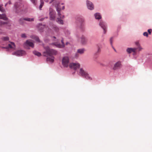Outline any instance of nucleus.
<instances>
[{"mask_svg":"<svg viewBox=\"0 0 152 152\" xmlns=\"http://www.w3.org/2000/svg\"><path fill=\"white\" fill-rule=\"evenodd\" d=\"M99 25L103 28L104 31V33L105 34L106 31V25L105 23L102 21H101L99 23Z\"/></svg>","mask_w":152,"mask_h":152,"instance_id":"nucleus-12","label":"nucleus"},{"mask_svg":"<svg viewBox=\"0 0 152 152\" xmlns=\"http://www.w3.org/2000/svg\"><path fill=\"white\" fill-rule=\"evenodd\" d=\"M43 19H44L43 18H41V19H39V20L40 21H42L43 20Z\"/></svg>","mask_w":152,"mask_h":152,"instance_id":"nucleus-38","label":"nucleus"},{"mask_svg":"<svg viewBox=\"0 0 152 152\" xmlns=\"http://www.w3.org/2000/svg\"><path fill=\"white\" fill-rule=\"evenodd\" d=\"M15 47V45L14 43L13 42H11L10 44L8 45V48H14Z\"/></svg>","mask_w":152,"mask_h":152,"instance_id":"nucleus-21","label":"nucleus"},{"mask_svg":"<svg viewBox=\"0 0 152 152\" xmlns=\"http://www.w3.org/2000/svg\"><path fill=\"white\" fill-rule=\"evenodd\" d=\"M54 38H56V37H54Z\"/></svg>","mask_w":152,"mask_h":152,"instance_id":"nucleus-46","label":"nucleus"},{"mask_svg":"<svg viewBox=\"0 0 152 152\" xmlns=\"http://www.w3.org/2000/svg\"><path fill=\"white\" fill-rule=\"evenodd\" d=\"M137 48H128L126 49L127 52L129 53H130L132 52L136 53Z\"/></svg>","mask_w":152,"mask_h":152,"instance_id":"nucleus-15","label":"nucleus"},{"mask_svg":"<svg viewBox=\"0 0 152 152\" xmlns=\"http://www.w3.org/2000/svg\"><path fill=\"white\" fill-rule=\"evenodd\" d=\"M82 21H83V22H84V20L83 19L82 20Z\"/></svg>","mask_w":152,"mask_h":152,"instance_id":"nucleus-43","label":"nucleus"},{"mask_svg":"<svg viewBox=\"0 0 152 152\" xmlns=\"http://www.w3.org/2000/svg\"><path fill=\"white\" fill-rule=\"evenodd\" d=\"M38 30L40 31H43V29L45 27V26L42 25V24L39 23L37 26Z\"/></svg>","mask_w":152,"mask_h":152,"instance_id":"nucleus-16","label":"nucleus"},{"mask_svg":"<svg viewBox=\"0 0 152 152\" xmlns=\"http://www.w3.org/2000/svg\"><path fill=\"white\" fill-rule=\"evenodd\" d=\"M81 26V28H83V26H82V25Z\"/></svg>","mask_w":152,"mask_h":152,"instance_id":"nucleus-44","label":"nucleus"},{"mask_svg":"<svg viewBox=\"0 0 152 152\" xmlns=\"http://www.w3.org/2000/svg\"><path fill=\"white\" fill-rule=\"evenodd\" d=\"M7 4V3L5 5V6H6V5Z\"/></svg>","mask_w":152,"mask_h":152,"instance_id":"nucleus-45","label":"nucleus"},{"mask_svg":"<svg viewBox=\"0 0 152 152\" xmlns=\"http://www.w3.org/2000/svg\"><path fill=\"white\" fill-rule=\"evenodd\" d=\"M84 50H85L84 49H79L77 50V52L78 53L81 54L84 53Z\"/></svg>","mask_w":152,"mask_h":152,"instance_id":"nucleus-22","label":"nucleus"},{"mask_svg":"<svg viewBox=\"0 0 152 152\" xmlns=\"http://www.w3.org/2000/svg\"><path fill=\"white\" fill-rule=\"evenodd\" d=\"M24 45L25 48L28 46H30L32 48L34 47V44L32 41L30 40H27L24 43Z\"/></svg>","mask_w":152,"mask_h":152,"instance_id":"nucleus-9","label":"nucleus"},{"mask_svg":"<svg viewBox=\"0 0 152 152\" xmlns=\"http://www.w3.org/2000/svg\"><path fill=\"white\" fill-rule=\"evenodd\" d=\"M31 38L32 39H35L36 41L38 42H40V40L39 37L35 35L32 36L31 37Z\"/></svg>","mask_w":152,"mask_h":152,"instance_id":"nucleus-20","label":"nucleus"},{"mask_svg":"<svg viewBox=\"0 0 152 152\" xmlns=\"http://www.w3.org/2000/svg\"><path fill=\"white\" fill-rule=\"evenodd\" d=\"M137 49H139V51H141L142 49V48L140 46H139L137 48H136Z\"/></svg>","mask_w":152,"mask_h":152,"instance_id":"nucleus-35","label":"nucleus"},{"mask_svg":"<svg viewBox=\"0 0 152 152\" xmlns=\"http://www.w3.org/2000/svg\"><path fill=\"white\" fill-rule=\"evenodd\" d=\"M54 0H51V1H50V2L49 3H52V2H53Z\"/></svg>","mask_w":152,"mask_h":152,"instance_id":"nucleus-39","label":"nucleus"},{"mask_svg":"<svg viewBox=\"0 0 152 152\" xmlns=\"http://www.w3.org/2000/svg\"><path fill=\"white\" fill-rule=\"evenodd\" d=\"M33 53L35 55L37 56H41V54L40 53L36 51H34Z\"/></svg>","mask_w":152,"mask_h":152,"instance_id":"nucleus-24","label":"nucleus"},{"mask_svg":"<svg viewBox=\"0 0 152 152\" xmlns=\"http://www.w3.org/2000/svg\"><path fill=\"white\" fill-rule=\"evenodd\" d=\"M95 18L96 19H100L101 18V16L100 14L98 13H96L94 14Z\"/></svg>","mask_w":152,"mask_h":152,"instance_id":"nucleus-19","label":"nucleus"},{"mask_svg":"<svg viewBox=\"0 0 152 152\" xmlns=\"http://www.w3.org/2000/svg\"><path fill=\"white\" fill-rule=\"evenodd\" d=\"M79 73L81 76L85 77L87 79L90 80L92 79L91 77L89 76L87 72L84 70L83 68H80V69Z\"/></svg>","mask_w":152,"mask_h":152,"instance_id":"nucleus-3","label":"nucleus"},{"mask_svg":"<svg viewBox=\"0 0 152 152\" xmlns=\"http://www.w3.org/2000/svg\"><path fill=\"white\" fill-rule=\"evenodd\" d=\"M56 21L59 24H63L64 23L63 20L59 18H57Z\"/></svg>","mask_w":152,"mask_h":152,"instance_id":"nucleus-23","label":"nucleus"},{"mask_svg":"<svg viewBox=\"0 0 152 152\" xmlns=\"http://www.w3.org/2000/svg\"><path fill=\"white\" fill-rule=\"evenodd\" d=\"M121 66V63L120 62H118L114 64L113 69L114 70H116L120 68Z\"/></svg>","mask_w":152,"mask_h":152,"instance_id":"nucleus-10","label":"nucleus"},{"mask_svg":"<svg viewBox=\"0 0 152 152\" xmlns=\"http://www.w3.org/2000/svg\"><path fill=\"white\" fill-rule=\"evenodd\" d=\"M31 2L35 5H36L37 3V0H30Z\"/></svg>","mask_w":152,"mask_h":152,"instance_id":"nucleus-28","label":"nucleus"},{"mask_svg":"<svg viewBox=\"0 0 152 152\" xmlns=\"http://www.w3.org/2000/svg\"><path fill=\"white\" fill-rule=\"evenodd\" d=\"M45 51L43 53L44 56H49L50 57L47 58V60L50 62L53 63L54 61V57L53 55H56L57 54V51L53 49H50L48 47L45 48Z\"/></svg>","mask_w":152,"mask_h":152,"instance_id":"nucleus-1","label":"nucleus"},{"mask_svg":"<svg viewBox=\"0 0 152 152\" xmlns=\"http://www.w3.org/2000/svg\"><path fill=\"white\" fill-rule=\"evenodd\" d=\"M64 9V6H63L62 7V9L63 10Z\"/></svg>","mask_w":152,"mask_h":152,"instance_id":"nucleus-41","label":"nucleus"},{"mask_svg":"<svg viewBox=\"0 0 152 152\" xmlns=\"http://www.w3.org/2000/svg\"><path fill=\"white\" fill-rule=\"evenodd\" d=\"M0 19H2L4 20H8V18L5 14H0Z\"/></svg>","mask_w":152,"mask_h":152,"instance_id":"nucleus-18","label":"nucleus"},{"mask_svg":"<svg viewBox=\"0 0 152 152\" xmlns=\"http://www.w3.org/2000/svg\"><path fill=\"white\" fill-rule=\"evenodd\" d=\"M110 42L111 46L113 48L114 50L115 51H116L115 49L113 48V38L112 37L110 39Z\"/></svg>","mask_w":152,"mask_h":152,"instance_id":"nucleus-27","label":"nucleus"},{"mask_svg":"<svg viewBox=\"0 0 152 152\" xmlns=\"http://www.w3.org/2000/svg\"><path fill=\"white\" fill-rule=\"evenodd\" d=\"M86 3L88 8L89 9L92 10L94 9V5L91 2L87 1Z\"/></svg>","mask_w":152,"mask_h":152,"instance_id":"nucleus-11","label":"nucleus"},{"mask_svg":"<svg viewBox=\"0 0 152 152\" xmlns=\"http://www.w3.org/2000/svg\"><path fill=\"white\" fill-rule=\"evenodd\" d=\"M53 29L56 32H58L59 30L58 28L56 26H53Z\"/></svg>","mask_w":152,"mask_h":152,"instance_id":"nucleus-30","label":"nucleus"},{"mask_svg":"<svg viewBox=\"0 0 152 152\" xmlns=\"http://www.w3.org/2000/svg\"><path fill=\"white\" fill-rule=\"evenodd\" d=\"M68 44V43H66V44L67 45Z\"/></svg>","mask_w":152,"mask_h":152,"instance_id":"nucleus-47","label":"nucleus"},{"mask_svg":"<svg viewBox=\"0 0 152 152\" xmlns=\"http://www.w3.org/2000/svg\"><path fill=\"white\" fill-rule=\"evenodd\" d=\"M44 0H40L41 4L39 6L40 10H41V8L44 5Z\"/></svg>","mask_w":152,"mask_h":152,"instance_id":"nucleus-26","label":"nucleus"},{"mask_svg":"<svg viewBox=\"0 0 152 152\" xmlns=\"http://www.w3.org/2000/svg\"><path fill=\"white\" fill-rule=\"evenodd\" d=\"M2 5H0V11L2 12H4L5 10L3 8Z\"/></svg>","mask_w":152,"mask_h":152,"instance_id":"nucleus-29","label":"nucleus"},{"mask_svg":"<svg viewBox=\"0 0 152 152\" xmlns=\"http://www.w3.org/2000/svg\"><path fill=\"white\" fill-rule=\"evenodd\" d=\"M100 51V47L98 45V52H99Z\"/></svg>","mask_w":152,"mask_h":152,"instance_id":"nucleus-37","label":"nucleus"},{"mask_svg":"<svg viewBox=\"0 0 152 152\" xmlns=\"http://www.w3.org/2000/svg\"><path fill=\"white\" fill-rule=\"evenodd\" d=\"M34 18H21L19 20V22L20 24H23L24 20L28 22H32L34 21Z\"/></svg>","mask_w":152,"mask_h":152,"instance_id":"nucleus-8","label":"nucleus"},{"mask_svg":"<svg viewBox=\"0 0 152 152\" xmlns=\"http://www.w3.org/2000/svg\"><path fill=\"white\" fill-rule=\"evenodd\" d=\"M53 4L56 8V11L58 12L59 17L61 18H64V16L62 15L61 13V9L60 8L59 3V2L58 1H56L53 2Z\"/></svg>","mask_w":152,"mask_h":152,"instance_id":"nucleus-2","label":"nucleus"},{"mask_svg":"<svg viewBox=\"0 0 152 152\" xmlns=\"http://www.w3.org/2000/svg\"><path fill=\"white\" fill-rule=\"evenodd\" d=\"M61 42L62 43L61 44L58 43H54L53 44L55 45L57 47L59 48H62L64 46V45L63 42V39H62L61 40Z\"/></svg>","mask_w":152,"mask_h":152,"instance_id":"nucleus-14","label":"nucleus"},{"mask_svg":"<svg viewBox=\"0 0 152 152\" xmlns=\"http://www.w3.org/2000/svg\"><path fill=\"white\" fill-rule=\"evenodd\" d=\"M69 59L68 57H64L62 60V64L63 66L66 67H67L69 66Z\"/></svg>","mask_w":152,"mask_h":152,"instance_id":"nucleus-4","label":"nucleus"},{"mask_svg":"<svg viewBox=\"0 0 152 152\" xmlns=\"http://www.w3.org/2000/svg\"><path fill=\"white\" fill-rule=\"evenodd\" d=\"M16 55L18 56H21L25 54V52L23 50H19L16 52Z\"/></svg>","mask_w":152,"mask_h":152,"instance_id":"nucleus-17","label":"nucleus"},{"mask_svg":"<svg viewBox=\"0 0 152 152\" xmlns=\"http://www.w3.org/2000/svg\"><path fill=\"white\" fill-rule=\"evenodd\" d=\"M148 33H149V34H151V32H152V30L151 29H149L148 30Z\"/></svg>","mask_w":152,"mask_h":152,"instance_id":"nucleus-36","label":"nucleus"},{"mask_svg":"<svg viewBox=\"0 0 152 152\" xmlns=\"http://www.w3.org/2000/svg\"><path fill=\"white\" fill-rule=\"evenodd\" d=\"M8 3H9V4H11V1H9L8 2Z\"/></svg>","mask_w":152,"mask_h":152,"instance_id":"nucleus-40","label":"nucleus"},{"mask_svg":"<svg viewBox=\"0 0 152 152\" xmlns=\"http://www.w3.org/2000/svg\"><path fill=\"white\" fill-rule=\"evenodd\" d=\"M49 15L51 20H54L55 18V12L51 8L49 9Z\"/></svg>","mask_w":152,"mask_h":152,"instance_id":"nucleus-7","label":"nucleus"},{"mask_svg":"<svg viewBox=\"0 0 152 152\" xmlns=\"http://www.w3.org/2000/svg\"><path fill=\"white\" fill-rule=\"evenodd\" d=\"M135 45H136L137 47L140 46V44L138 42H135Z\"/></svg>","mask_w":152,"mask_h":152,"instance_id":"nucleus-34","label":"nucleus"},{"mask_svg":"<svg viewBox=\"0 0 152 152\" xmlns=\"http://www.w3.org/2000/svg\"><path fill=\"white\" fill-rule=\"evenodd\" d=\"M22 5L20 2L16 3L15 4V11L16 12L18 13L21 10Z\"/></svg>","mask_w":152,"mask_h":152,"instance_id":"nucleus-6","label":"nucleus"},{"mask_svg":"<svg viewBox=\"0 0 152 152\" xmlns=\"http://www.w3.org/2000/svg\"><path fill=\"white\" fill-rule=\"evenodd\" d=\"M1 39L2 40L4 41H8L9 40V38L8 37H3L1 38Z\"/></svg>","mask_w":152,"mask_h":152,"instance_id":"nucleus-25","label":"nucleus"},{"mask_svg":"<svg viewBox=\"0 0 152 152\" xmlns=\"http://www.w3.org/2000/svg\"><path fill=\"white\" fill-rule=\"evenodd\" d=\"M69 66L70 68L75 70L80 68V64L78 63H72L69 64Z\"/></svg>","mask_w":152,"mask_h":152,"instance_id":"nucleus-5","label":"nucleus"},{"mask_svg":"<svg viewBox=\"0 0 152 152\" xmlns=\"http://www.w3.org/2000/svg\"><path fill=\"white\" fill-rule=\"evenodd\" d=\"M78 55H77V54H76V56H76V57H78Z\"/></svg>","mask_w":152,"mask_h":152,"instance_id":"nucleus-42","label":"nucleus"},{"mask_svg":"<svg viewBox=\"0 0 152 152\" xmlns=\"http://www.w3.org/2000/svg\"><path fill=\"white\" fill-rule=\"evenodd\" d=\"M79 41L83 44H86L87 42V39L83 36H82L79 39Z\"/></svg>","mask_w":152,"mask_h":152,"instance_id":"nucleus-13","label":"nucleus"},{"mask_svg":"<svg viewBox=\"0 0 152 152\" xmlns=\"http://www.w3.org/2000/svg\"><path fill=\"white\" fill-rule=\"evenodd\" d=\"M8 22H0V25H2L5 24H7Z\"/></svg>","mask_w":152,"mask_h":152,"instance_id":"nucleus-31","label":"nucleus"},{"mask_svg":"<svg viewBox=\"0 0 152 152\" xmlns=\"http://www.w3.org/2000/svg\"><path fill=\"white\" fill-rule=\"evenodd\" d=\"M21 37L22 38H26V37L25 34H23L21 35Z\"/></svg>","mask_w":152,"mask_h":152,"instance_id":"nucleus-33","label":"nucleus"},{"mask_svg":"<svg viewBox=\"0 0 152 152\" xmlns=\"http://www.w3.org/2000/svg\"><path fill=\"white\" fill-rule=\"evenodd\" d=\"M143 35L145 36H146V37H148V34L147 32H144L143 34Z\"/></svg>","mask_w":152,"mask_h":152,"instance_id":"nucleus-32","label":"nucleus"}]
</instances>
